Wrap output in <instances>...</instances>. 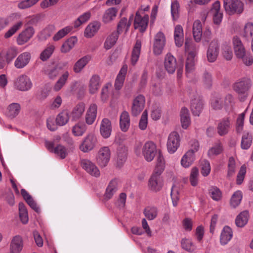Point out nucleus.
I'll use <instances>...</instances> for the list:
<instances>
[{
	"label": "nucleus",
	"instance_id": "nucleus-56",
	"mask_svg": "<svg viewBox=\"0 0 253 253\" xmlns=\"http://www.w3.org/2000/svg\"><path fill=\"white\" fill-rule=\"evenodd\" d=\"M181 245L182 249L189 252H193L195 250L192 242L189 239H182L181 241Z\"/></svg>",
	"mask_w": 253,
	"mask_h": 253
},
{
	"label": "nucleus",
	"instance_id": "nucleus-53",
	"mask_svg": "<svg viewBox=\"0 0 253 253\" xmlns=\"http://www.w3.org/2000/svg\"><path fill=\"white\" fill-rule=\"evenodd\" d=\"M54 49L53 45H50L45 48L40 54V59L43 61H46L52 55Z\"/></svg>",
	"mask_w": 253,
	"mask_h": 253
},
{
	"label": "nucleus",
	"instance_id": "nucleus-10",
	"mask_svg": "<svg viewBox=\"0 0 253 253\" xmlns=\"http://www.w3.org/2000/svg\"><path fill=\"white\" fill-rule=\"evenodd\" d=\"M219 44L217 41L213 40L210 43L207 52V60L210 62H214L218 55Z\"/></svg>",
	"mask_w": 253,
	"mask_h": 253
},
{
	"label": "nucleus",
	"instance_id": "nucleus-21",
	"mask_svg": "<svg viewBox=\"0 0 253 253\" xmlns=\"http://www.w3.org/2000/svg\"><path fill=\"white\" fill-rule=\"evenodd\" d=\"M23 240L21 236L14 237L10 244V253H19L23 248Z\"/></svg>",
	"mask_w": 253,
	"mask_h": 253
},
{
	"label": "nucleus",
	"instance_id": "nucleus-57",
	"mask_svg": "<svg viewBox=\"0 0 253 253\" xmlns=\"http://www.w3.org/2000/svg\"><path fill=\"white\" fill-rule=\"evenodd\" d=\"M53 152L62 159L65 158L68 154L66 148L60 144L55 147Z\"/></svg>",
	"mask_w": 253,
	"mask_h": 253
},
{
	"label": "nucleus",
	"instance_id": "nucleus-30",
	"mask_svg": "<svg viewBox=\"0 0 253 253\" xmlns=\"http://www.w3.org/2000/svg\"><path fill=\"white\" fill-rule=\"evenodd\" d=\"M100 26V24L97 22L90 23L85 29L84 36L87 38L93 37L99 29Z\"/></svg>",
	"mask_w": 253,
	"mask_h": 253
},
{
	"label": "nucleus",
	"instance_id": "nucleus-15",
	"mask_svg": "<svg viewBox=\"0 0 253 253\" xmlns=\"http://www.w3.org/2000/svg\"><path fill=\"white\" fill-rule=\"evenodd\" d=\"M31 58V54L28 52H25L20 54L15 61V67L17 69L24 68L29 64Z\"/></svg>",
	"mask_w": 253,
	"mask_h": 253
},
{
	"label": "nucleus",
	"instance_id": "nucleus-3",
	"mask_svg": "<svg viewBox=\"0 0 253 253\" xmlns=\"http://www.w3.org/2000/svg\"><path fill=\"white\" fill-rule=\"evenodd\" d=\"M157 153L156 145L152 141L145 143L142 148V154L147 162L152 161Z\"/></svg>",
	"mask_w": 253,
	"mask_h": 253
},
{
	"label": "nucleus",
	"instance_id": "nucleus-36",
	"mask_svg": "<svg viewBox=\"0 0 253 253\" xmlns=\"http://www.w3.org/2000/svg\"><path fill=\"white\" fill-rule=\"evenodd\" d=\"M118 9L115 7H111L107 9L103 16V21L104 23L111 22L116 16Z\"/></svg>",
	"mask_w": 253,
	"mask_h": 253
},
{
	"label": "nucleus",
	"instance_id": "nucleus-49",
	"mask_svg": "<svg viewBox=\"0 0 253 253\" xmlns=\"http://www.w3.org/2000/svg\"><path fill=\"white\" fill-rule=\"evenodd\" d=\"M242 193L240 191L235 192L232 195L230 200V204L233 208H236L238 206L242 200Z\"/></svg>",
	"mask_w": 253,
	"mask_h": 253
},
{
	"label": "nucleus",
	"instance_id": "nucleus-27",
	"mask_svg": "<svg viewBox=\"0 0 253 253\" xmlns=\"http://www.w3.org/2000/svg\"><path fill=\"white\" fill-rule=\"evenodd\" d=\"M195 160L193 150H188L182 158L181 164L184 168H188Z\"/></svg>",
	"mask_w": 253,
	"mask_h": 253
},
{
	"label": "nucleus",
	"instance_id": "nucleus-14",
	"mask_svg": "<svg viewBox=\"0 0 253 253\" xmlns=\"http://www.w3.org/2000/svg\"><path fill=\"white\" fill-rule=\"evenodd\" d=\"M81 166L89 174L95 177L100 175V171L97 167L90 161L84 159L81 161Z\"/></svg>",
	"mask_w": 253,
	"mask_h": 253
},
{
	"label": "nucleus",
	"instance_id": "nucleus-2",
	"mask_svg": "<svg viewBox=\"0 0 253 253\" xmlns=\"http://www.w3.org/2000/svg\"><path fill=\"white\" fill-rule=\"evenodd\" d=\"M243 5L240 0H223L225 10L229 15L241 13L243 11Z\"/></svg>",
	"mask_w": 253,
	"mask_h": 253
},
{
	"label": "nucleus",
	"instance_id": "nucleus-46",
	"mask_svg": "<svg viewBox=\"0 0 253 253\" xmlns=\"http://www.w3.org/2000/svg\"><path fill=\"white\" fill-rule=\"evenodd\" d=\"M222 151V145L220 142H218L214 146L209 149L208 155L211 157L214 155H218L221 154Z\"/></svg>",
	"mask_w": 253,
	"mask_h": 253
},
{
	"label": "nucleus",
	"instance_id": "nucleus-12",
	"mask_svg": "<svg viewBox=\"0 0 253 253\" xmlns=\"http://www.w3.org/2000/svg\"><path fill=\"white\" fill-rule=\"evenodd\" d=\"M165 44V37L162 32H159L155 37L153 51L156 55L160 54Z\"/></svg>",
	"mask_w": 253,
	"mask_h": 253
},
{
	"label": "nucleus",
	"instance_id": "nucleus-58",
	"mask_svg": "<svg viewBox=\"0 0 253 253\" xmlns=\"http://www.w3.org/2000/svg\"><path fill=\"white\" fill-rule=\"evenodd\" d=\"M86 130L85 126L84 124H78L75 125L72 129L73 134L76 136L82 135Z\"/></svg>",
	"mask_w": 253,
	"mask_h": 253
},
{
	"label": "nucleus",
	"instance_id": "nucleus-47",
	"mask_svg": "<svg viewBox=\"0 0 253 253\" xmlns=\"http://www.w3.org/2000/svg\"><path fill=\"white\" fill-rule=\"evenodd\" d=\"M252 143V136L249 133L244 134L242 138L241 148L243 149H249Z\"/></svg>",
	"mask_w": 253,
	"mask_h": 253
},
{
	"label": "nucleus",
	"instance_id": "nucleus-55",
	"mask_svg": "<svg viewBox=\"0 0 253 253\" xmlns=\"http://www.w3.org/2000/svg\"><path fill=\"white\" fill-rule=\"evenodd\" d=\"M209 193L211 198L215 201H219L221 199L222 193L216 187H212L209 190Z\"/></svg>",
	"mask_w": 253,
	"mask_h": 253
},
{
	"label": "nucleus",
	"instance_id": "nucleus-31",
	"mask_svg": "<svg viewBox=\"0 0 253 253\" xmlns=\"http://www.w3.org/2000/svg\"><path fill=\"white\" fill-rule=\"evenodd\" d=\"M202 27L199 20L195 21L193 25V34L195 40L198 42L200 41L202 36Z\"/></svg>",
	"mask_w": 253,
	"mask_h": 253
},
{
	"label": "nucleus",
	"instance_id": "nucleus-1",
	"mask_svg": "<svg viewBox=\"0 0 253 253\" xmlns=\"http://www.w3.org/2000/svg\"><path fill=\"white\" fill-rule=\"evenodd\" d=\"M252 84L250 78L244 77L238 80L233 84V89L237 93L240 101L244 102L249 97Z\"/></svg>",
	"mask_w": 253,
	"mask_h": 253
},
{
	"label": "nucleus",
	"instance_id": "nucleus-52",
	"mask_svg": "<svg viewBox=\"0 0 253 253\" xmlns=\"http://www.w3.org/2000/svg\"><path fill=\"white\" fill-rule=\"evenodd\" d=\"M61 70L62 67L57 65L54 68L47 71L46 74L49 79L53 80L59 75Z\"/></svg>",
	"mask_w": 253,
	"mask_h": 253
},
{
	"label": "nucleus",
	"instance_id": "nucleus-44",
	"mask_svg": "<svg viewBox=\"0 0 253 253\" xmlns=\"http://www.w3.org/2000/svg\"><path fill=\"white\" fill-rule=\"evenodd\" d=\"M158 211L155 207H147L143 211V213L148 220H153L157 216Z\"/></svg>",
	"mask_w": 253,
	"mask_h": 253
},
{
	"label": "nucleus",
	"instance_id": "nucleus-41",
	"mask_svg": "<svg viewBox=\"0 0 253 253\" xmlns=\"http://www.w3.org/2000/svg\"><path fill=\"white\" fill-rule=\"evenodd\" d=\"M69 119V113L68 111L64 110L59 114L56 119L57 125L63 126L66 125Z\"/></svg>",
	"mask_w": 253,
	"mask_h": 253
},
{
	"label": "nucleus",
	"instance_id": "nucleus-40",
	"mask_svg": "<svg viewBox=\"0 0 253 253\" xmlns=\"http://www.w3.org/2000/svg\"><path fill=\"white\" fill-rule=\"evenodd\" d=\"M141 42L137 40L135 43V44L133 47L132 54H131V64L134 65L137 61L141 50Z\"/></svg>",
	"mask_w": 253,
	"mask_h": 253
},
{
	"label": "nucleus",
	"instance_id": "nucleus-45",
	"mask_svg": "<svg viewBox=\"0 0 253 253\" xmlns=\"http://www.w3.org/2000/svg\"><path fill=\"white\" fill-rule=\"evenodd\" d=\"M69 77L68 72H65L58 79L56 83L54 89L55 91H59L65 84Z\"/></svg>",
	"mask_w": 253,
	"mask_h": 253
},
{
	"label": "nucleus",
	"instance_id": "nucleus-63",
	"mask_svg": "<svg viewBox=\"0 0 253 253\" xmlns=\"http://www.w3.org/2000/svg\"><path fill=\"white\" fill-rule=\"evenodd\" d=\"M179 4L177 0H174L171 5V13L173 20H176L178 17V10Z\"/></svg>",
	"mask_w": 253,
	"mask_h": 253
},
{
	"label": "nucleus",
	"instance_id": "nucleus-59",
	"mask_svg": "<svg viewBox=\"0 0 253 253\" xmlns=\"http://www.w3.org/2000/svg\"><path fill=\"white\" fill-rule=\"evenodd\" d=\"M22 25V22H19L13 25L8 31L4 34V37L8 39L14 35L17 31H18Z\"/></svg>",
	"mask_w": 253,
	"mask_h": 253
},
{
	"label": "nucleus",
	"instance_id": "nucleus-37",
	"mask_svg": "<svg viewBox=\"0 0 253 253\" xmlns=\"http://www.w3.org/2000/svg\"><path fill=\"white\" fill-rule=\"evenodd\" d=\"M90 58L89 56H85L79 59L73 67L74 71L76 73H80L88 62Z\"/></svg>",
	"mask_w": 253,
	"mask_h": 253
},
{
	"label": "nucleus",
	"instance_id": "nucleus-61",
	"mask_svg": "<svg viewBox=\"0 0 253 253\" xmlns=\"http://www.w3.org/2000/svg\"><path fill=\"white\" fill-rule=\"evenodd\" d=\"M201 173L204 176H207L211 171L210 163L207 160H203L201 162Z\"/></svg>",
	"mask_w": 253,
	"mask_h": 253
},
{
	"label": "nucleus",
	"instance_id": "nucleus-62",
	"mask_svg": "<svg viewBox=\"0 0 253 253\" xmlns=\"http://www.w3.org/2000/svg\"><path fill=\"white\" fill-rule=\"evenodd\" d=\"M246 172V167L245 165H243L240 168V170L238 173L236 179V183L238 185L242 183Z\"/></svg>",
	"mask_w": 253,
	"mask_h": 253
},
{
	"label": "nucleus",
	"instance_id": "nucleus-54",
	"mask_svg": "<svg viewBox=\"0 0 253 253\" xmlns=\"http://www.w3.org/2000/svg\"><path fill=\"white\" fill-rule=\"evenodd\" d=\"M72 30V28L70 27H66L65 28L59 30L56 34L53 36V39L54 41H57L67 34H68Z\"/></svg>",
	"mask_w": 253,
	"mask_h": 253
},
{
	"label": "nucleus",
	"instance_id": "nucleus-33",
	"mask_svg": "<svg viewBox=\"0 0 253 253\" xmlns=\"http://www.w3.org/2000/svg\"><path fill=\"white\" fill-rule=\"evenodd\" d=\"M117 181L116 179L112 180L107 187L106 193L104 195L105 199H110L117 190Z\"/></svg>",
	"mask_w": 253,
	"mask_h": 253
},
{
	"label": "nucleus",
	"instance_id": "nucleus-26",
	"mask_svg": "<svg viewBox=\"0 0 253 253\" xmlns=\"http://www.w3.org/2000/svg\"><path fill=\"white\" fill-rule=\"evenodd\" d=\"M233 236L232 229L229 226H225L221 232L220 238V243L225 245L231 240Z\"/></svg>",
	"mask_w": 253,
	"mask_h": 253
},
{
	"label": "nucleus",
	"instance_id": "nucleus-11",
	"mask_svg": "<svg viewBox=\"0 0 253 253\" xmlns=\"http://www.w3.org/2000/svg\"><path fill=\"white\" fill-rule=\"evenodd\" d=\"M148 20L149 16L148 15H145L142 17L139 12H136L134 22V28H139L140 32L143 33L147 27Z\"/></svg>",
	"mask_w": 253,
	"mask_h": 253
},
{
	"label": "nucleus",
	"instance_id": "nucleus-23",
	"mask_svg": "<svg viewBox=\"0 0 253 253\" xmlns=\"http://www.w3.org/2000/svg\"><path fill=\"white\" fill-rule=\"evenodd\" d=\"M97 106L95 104H91L85 116L86 123L91 125L94 122L96 117Z\"/></svg>",
	"mask_w": 253,
	"mask_h": 253
},
{
	"label": "nucleus",
	"instance_id": "nucleus-17",
	"mask_svg": "<svg viewBox=\"0 0 253 253\" xmlns=\"http://www.w3.org/2000/svg\"><path fill=\"white\" fill-rule=\"evenodd\" d=\"M220 4L218 0L213 3L211 12L213 15V21L214 24L219 25L221 22L223 14L220 12Z\"/></svg>",
	"mask_w": 253,
	"mask_h": 253
},
{
	"label": "nucleus",
	"instance_id": "nucleus-42",
	"mask_svg": "<svg viewBox=\"0 0 253 253\" xmlns=\"http://www.w3.org/2000/svg\"><path fill=\"white\" fill-rule=\"evenodd\" d=\"M21 107L19 104L13 103L10 104L7 107V115L11 118H15L19 114Z\"/></svg>",
	"mask_w": 253,
	"mask_h": 253
},
{
	"label": "nucleus",
	"instance_id": "nucleus-48",
	"mask_svg": "<svg viewBox=\"0 0 253 253\" xmlns=\"http://www.w3.org/2000/svg\"><path fill=\"white\" fill-rule=\"evenodd\" d=\"M164 158L160 152H159L157 158V163L154 171H158L162 173L165 168Z\"/></svg>",
	"mask_w": 253,
	"mask_h": 253
},
{
	"label": "nucleus",
	"instance_id": "nucleus-50",
	"mask_svg": "<svg viewBox=\"0 0 253 253\" xmlns=\"http://www.w3.org/2000/svg\"><path fill=\"white\" fill-rule=\"evenodd\" d=\"M199 169L197 167L192 169L190 174L189 180L193 186H196L198 182Z\"/></svg>",
	"mask_w": 253,
	"mask_h": 253
},
{
	"label": "nucleus",
	"instance_id": "nucleus-38",
	"mask_svg": "<svg viewBox=\"0 0 253 253\" xmlns=\"http://www.w3.org/2000/svg\"><path fill=\"white\" fill-rule=\"evenodd\" d=\"M85 105L84 103L78 104L73 109L72 117L74 120H78L81 118L84 111Z\"/></svg>",
	"mask_w": 253,
	"mask_h": 253
},
{
	"label": "nucleus",
	"instance_id": "nucleus-60",
	"mask_svg": "<svg viewBox=\"0 0 253 253\" xmlns=\"http://www.w3.org/2000/svg\"><path fill=\"white\" fill-rule=\"evenodd\" d=\"M227 177H230L235 172V161L233 157H231L229 159Z\"/></svg>",
	"mask_w": 253,
	"mask_h": 253
},
{
	"label": "nucleus",
	"instance_id": "nucleus-24",
	"mask_svg": "<svg viewBox=\"0 0 253 253\" xmlns=\"http://www.w3.org/2000/svg\"><path fill=\"white\" fill-rule=\"evenodd\" d=\"M174 37L176 45L178 47L181 46L184 41V35L183 28L180 25L175 26Z\"/></svg>",
	"mask_w": 253,
	"mask_h": 253
},
{
	"label": "nucleus",
	"instance_id": "nucleus-22",
	"mask_svg": "<svg viewBox=\"0 0 253 253\" xmlns=\"http://www.w3.org/2000/svg\"><path fill=\"white\" fill-rule=\"evenodd\" d=\"M203 108V104L200 97L193 99L191 103V110L194 116H199Z\"/></svg>",
	"mask_w": 253,
	"mask_h": 253
},
{
	"label": "nucleus",
	"instance_id": "nucleus-20",
	"mask_svg": "<svg viewBox=\"0 0 253 253\" xmlns=\"http://www.w3.org/2000/svg\"><path fill=\"white\" fill-rule=\"evenodd\" d=\"M165 68L169 74H173L176 68V59L170 54H167L165 60Z\"/></svg>",
	"mask_w": 253,
	"mask_h": 253
},
{
	"label": "nucleus",
	"instance_id": "nucleus-64",
	"mask_svg": "<svg viewBox=\"0 0 253 253\" xmlns=\"http://www.w3.org/2000/svg\"><path fill=\"white\" fill-rule=\"evenodd\" d=\"M244 36L247 38L253 36V24L252 23H248L245 25Z\"/></svg>",
	"mask_w": 253,
	"mask_h": 253
},
{
	"label": "nucleus",
	"instance_id": "nucleus-9",
	"mask_svg": "<svg viewBox=\"0 0 253 253\" xmlns=\"http://www.w3.org/2000/svg\"><path fill=\"white\" fill-rule=\"evenodd\" d=\"M180 138L178 133L176 131L172 132L168 137L167 148L170 153H173L179 146Z\"/></svg>",
	"mask_w": 253,
	"mask_h": 253
},
{
	"label": "nucleus",
	"instance_id": "nucleus-32",
	"mask_svg": "<svg viewBox=\"0 0 253 253\" xmlns=\"http://www.w3.org/2000/svg\"><path fill=\"white\" fill-rule=\"evenodd\" d=\"M120 34V33L117 31H114L110 36H109L105 42L104 45V48L106 49H109L114 46L116 43Z\"/></svg>",
	"mask_w": 253,
	"mask_h": 253
},
{
	"label": "nucleus",
	"instance_id": "nucleus-25",
	"mask_svg": "<svg viewBox=\"0 0 253 253\" xmlns=\"http://www.w3.org/2000/svg\"><path fill=\"white\" fill-rule=\"evenodd\" d=\"M180 121L182 128H187L190 124L189 111L186 107H182L180 111Z\"/></svg>",
	"mask_w": 253,
	"mask_h": 253
},
{
	"label": "nucleus",
	"instance_id": "nucleus-28",
	"mask_svg": "<svg viewBox=\"0 0 253 253\" xmlns=\"http://www.w3.org/2000/svg\"><path fill=\"white\" fill-rule=\"evenodd\" d=\"M120 125L121 130L126 132L127 130L130 125V119L128 113L124 111L121 114L120 119Z\"/></svg>",
	"mask_w": 253,
	"mask_h": 253
},
{
	"label": "nucleus",
	"instance_id": "nucleus-34",
	"mask_svg": "<svg viewBox=\"0 0 253 253\" xmlns=\"http://www.w3.org/2000/svg\"><path fill=\"white\" fill-rule=\"evenodd\" d=\"M249 217L248 211H244L241 212L236 217L235 223L239 227H244L248 222Z\"/></svg>",
	"mask_w": 253,
	"mask_h": 253
},
{
	"label": "nucleus",
	"instance_id": "nucleus-8",
	"mask_svg": "<svg viewBox=\"0 0 253 253\" xmlns=\"http://www.w3.org/2000/svg\"><path fill=\"white\" fill-rule=\"evenodd\" d=\"M145 103V97L143 95L137 96L134 99L131 107V114L136 117L142 111Z\"/></svg>",
	"mask_w": 253,
	"mask_h": 253
},
{
	"label": "nucleus",
	"instance_id": "nucleus-39",
	"mask_svg": "<svg viewBox=\"0 0 253 253\" xmlns=\"http://www.w3.org/2000/svg\"><path fill=\"white\" fill-rule=\"evenodd\" d=\"M195 56L196 53L194 51L189 52L185 65V69L187 73L190 72L194 69L195 66L194 58Z\"/></svg>",
	"mask_w": 253,
	"mask_h": 253
},
{
	"label": "nucleus",
	"instance_id": "nucleus-51",
	"mask_svg": "<svg viewBox=\"0 0 253 253\" xmlns=\"http://www.w3.org/2000/svg\"><path fill=\"white\" fill-rule=\"evenodd\" d=\"M51 87L50 85L46 84L41 88L40 92L37 94V98L40 100L45 99L51 91Z\"/></svg>",
	"mask_w": 253,
	"mask_h": 253
},
{
	"label": "nucleus",
	"instance_id": "nucleus-4",
	"mask_svg": "<svg viewBox=\"0 0 253 253\" xmlns=\"http://www.w3.org/2000/svg\"><path fill=\"white\" fill-rule=\"evenodd\" d=\"M161 172L154 171L148 182V186L151 190L158 192L162 189L163 183L161 176Z\"/></svg>",
	"mask_w": 253,
	"mask_h": 253
},
{
	"label": "nucleus",
	"instance_id": "nucleus-13",
	"mask_svg": "<svg viewBox=\"0 0 253 253\" xmlns=\"http://www.w3.org/2000/svg\"><path fill=\"white\" fill-rule=\"evenodd\" d=\"M35 33L34 29L31 26L27 27L17 38V42L19 45H23L27 42Z\"/></svg>",
	"mask_w": 253,
	"mask_h": 253
},
{
	"label": "nucleus",
	"instance_id": "nucleus-29",
	"mask_svg": "<svg viewBox=\"0 0 253 253\" xmlns=\"http://www.w3.org/2000/svg\"><path fill=\"white\" fill-rule=\"evenodd\" d=\"M127 155V151L126 147H121L118 150L117 165L119 167H121L125 163Z\"/></svg>",
	"mask_w": 253,
	"mask_h": 253
},
{
	"label": "nucleus",
	"instance_id": "nucleus-16",
	"mask_svg": "<svg viewBox=\"0 0 253 253\" xmlns=\"http://www.w3.org/2000/svg\"><path fill=\"white\" fill-rule=\"evenodd\" d=\"M231 127V122L229 118H224L221 120L217 126V131L220 136L227 134Z\"/></svg>",
	"mask_w": 253,
	"mask_h": 253
},
{
	"label": "nucleus",
	"instance_id": "nucleus-35",
	"mask_svg": "<svg viewBox=\"0 0 253 253\" xmlns=\"http://www.w3.org/2000/svg\"><path fill=\"white\" fill-rule=\"evenodd\" d=\"M100 86V78L97 75L92 76L89 83V91L91 94L95 93Z\"/></svg>",
	"mask_w": 253,
	"mask_h": 253
},
{
	"label": "nucleus",
	"instance_id": "nucleus-6",
	"mask_svg": "<svg viewBox=\"0 0 253 253\" xmlns=\"http://www.w3.org/2000/svg\"><path fill=\"white\" fill-rule=\"evenodd\" d=\"M14 85L17 89L22 91H26L32 88V83L27 76L22 75L16 80Z\"/></svg>",
	"mask_w": 253,
	"mask_h": 253
},
{
	"label": "nucleus",
	"instance_id": "nucleus-5",
	"mask_svg": "<svg viewBox=\"0 0 253 253\" xmlns=\"http://www.w3.org/2000/svg\"><path fill=\"white\" fill-rule=\"evenodd\" d=\"M110 156L111 152L108 147H101L98 152L96 158L97 163L101 167H105L110 160Z\"/></svg>",
	"mask_w": 253,
	"mask_h": 253
},
{
	"label": "nucleus",
	"instance_id": "nucleus-43",
	"mask_svg": "<svg viewBox=\"0 0 253 253\" xmlns=\"http://www.w3.org/2000/svg\"><path fill=\"white\" fill-rule=\"evenodd\" d=\"M19 217L21 222L26 224L28 222L29 218L27 210L25 205L23 203L19 204Z\"/></svg>",
	"mask_w": 253,
	"mask_h": 253
},
{
	"label": "nucleus",
	"instance_id": "nucleus-19",
	"mask_svg": "<svg viewBox=\"0 0 253 253\" xmlns=\"http://www.w3.org/2000/svg\"><path fill=\"white\" fill-rule=\"evenodd\" d=\"M100 132L103 138H108L110 137L112 132V125L108 119L104 118L102 120L100 126Z\"/></svg>",
	"mask_w": 253,
	"mask_h": 253
},
{
	"label": "nucleus",
	"instance_id": "nucleus-7",
	"mask_svg": "<svg viewBox=\"0 0 253 253\" xmlns=\"http://www.w3.org/2000/svg\"><path fill=\"white\" fill-rule=\"evenodd\" d=\"M97 143V138L92 134H88L84 139L80 146V150L84 152H88L92 150Z\"/></svg>",
	"mask_w": 253,
	"mask_h": 253
},
{
	"label": "nucleus",
	"instance_id": "nucleus-18",
	"mask_svg": "<svg viewBox=\"0 0 253 253\" xmlns=\"http://www.w3.org/2000/svg\"><path fill=\"white\" fill-rule=\"evenodd\" d=\"M234 52L237 58L243 57L246 53V49L240 39L235 36L233 38Z\"/></svg>",
	"mask_w": 253,
	"mask_h": 253
}]
</instances>
